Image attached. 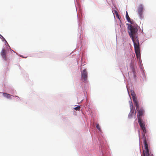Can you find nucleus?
I'll list each match as a JSON object with an SVG mask.
<instances>
[{"mask_svg":"<svg viewBox=\"0 0 156 156\" xmlns=\"http://www.w3.org/2000/svg\"><path fill=\"white\" fill-rule=\"evenodd\" d=\"M128 25V32L129 35L131 38L133 44L136 43V42L139 43L138 38V26L137 24L134 25L127 24Z\"/></svg>","mask_w":156,"mask_h":156,"instance_id":"obj_1","label":"nucleus"},{"mask_svg":"<svg viewBox=\"0 0 156 156\" xmlns=\"http://www.w3.org/2000/svg\"><path fill=\"white\" fill-rule=\"evenodd\" d=\"M133 44L134 50L136 57L138 59H140V55L139 43H138V42H136V43H135Z\"/></svg>","mask_w":156,"mask_h":156,"instance_id":"obj_2","label":"nucleus"},{"mask_svg":"<svg viewBox=\"0 0 156 156\" xmlns=\"http://www.w3.org/2000/svg\"><path fill=\"white\" fill-rule=\"evenodd\" d=\"M145 150H144V156H149V153L148 148V144L146 139L144 141Z\"/></svg>","mask_w":156,"mask_h":156,"instance_id":"obj_3","label":"nucleus"},{"mask_svg":"<svg viewBox=\"0 0 156 156\" xmlns=\"http://www.w3.org/2000/svg\"><path fill=\"white\" fill-rule=\"evenodd\" d=\"M131 95L132 97L133 101L135 105L136 109L138 110L139 108V105L137 101V99L136 95L134 92L132 93Z\"/></svg>","mask_w":156,"mask_h":156,"instance_id":"obj_4","label":"nucleus"},{"mask_svg":"<svg viewBox=\"0 0 156 156\" xmlns=\"http://www.w3.org/2000/svg\"><path fill=\"white\" fill-rule=\"evenodd\" d=\"M138 122L140 125V127L143 130L144 132L145 133L146 131L145 126L144 123L143 122L141 118H138Z\"/></svg>","mask_w":156,"mask_h":156,"instance_id":"obj_5","label":"nucleus"},{"mask_svg":"<svg viewBox=\"0 0 156 156\" xmlns=\"http://www.w3.org/2000/svg\"><path fill=\"white\" fill-rule=\"evenodd\" d=\"M1 55L5 61H7L8 58L6 55V51L5 49H2L1 52Z\"/></svg>","mask_w":156,"mask_h":156,"instance_id":"obj_6","label":"nucleus"},{"mask_svg":"<svg viewBox=\"0 0 156 156\" xmlns=\"http://www.w3.org/2000/svg\"><path fill=\"white\" fill-rule=\"evenodd\" d=\"M82 79L85 82L87 79V73L86 69L83 70L82 73Z\"/></svg>","mask_w":156,"mask_h":156,"instance_id":"obj_7","label":"nucleus"},{"mask_svg":"<svg viewBox=\"0 0 156 156\" xmlns=\"http://www.w3.org/2000/svg\"><path fill=\"white\" fill-rule=\"evenodd\" d=\"M143 9L144 8L143 5H140L138 9V14L140 15V16L141 17H142Z\"/></svg>","mask_w":156,"mask_h":156,"instance_id":"obj_8","label":"nucleus"},{"mask_svg":"<svg viewBox=\"0 0 156 156\" xmlns=\"http://www.w3.org/2000/svg\"><path fill=\"white\" fill-rule=\"evenodd\" d=\"M133 105H131L130 106V108H131L130 112L129 113L128 116V117L129 118H131L134 115H136V113L134 112V111L133 109Z\"/></svg>","mask_w":156,"mask_h":156,"instance_id":"obj_9","label":"nucleus"},{"mask_svg":"<svg viewBox=\"0 0 156 156\" xmlns=\"http://www.w3.org/2000/svg\"><path fill=\"white\" fill-rule=\"evenodd\" d=\"M144 113V109L141 108L138 110V114L137 115V119L138 118H141L140 117L142 116Z\"/></svg>","mask_w":156,"mask_h":156,"instance_id":"obj_10","label":"nucleus"},{"mask_svg":"<svg viewBox=\"0 0 156 156\" xmlns=\"http://www.w3.org/2000/svg\"><path fill=\"white\" fill-rule=\"evenodd\" d=\"M3 94V96L8 98L10 99L11 98V96L12 95L9 94L5 93H2Z\"/></svg>","mask_w":156,"mask_h":156,"instance_id":"obj_11","label":"nucleus"},{"mask_svg":"<svg viewBox=\"0 0 156 156\" xmlns=\"http://www.w3.org/2000/svg\"><path fill=\"white\" fill-rule=\"evenodd\" d=\"M131 61H132L131 63V64H130V66L131 68L132 71L133 72V74H134L135 73V69L133 65H132V62H133L132 60H131Z\"/></svg>","mask_w":156,"mask_h":156,"instance_id":"obj_12","label":"nucleus"},{"mask_svg":"<svg viewBox=\"0 0 156 156\" xmlns=\"http://www.w3.org/2000/svg\"><path fill=\"white\" fill-rule=\"evenodd\" d=\"M126 19L127 20V21L129 22L131 24H133V21H131V19H130V18L129 17V18L128 17V18H127Z\"/></svg>","mask_w":156,"mask_h":156,"instance_id":"obj_13","label":"nucleus"},{"mask_svg":"<svg viewBox=\"0 0 156 156\" xmlns=\"http://www.w3.org/2000/svg\"><path fill=\"white\" fill-rule=\"evenodd\" d=\"M96 128L100 131H101V130L100 126L99 124H97L96 125Z\"/></svg>","mask_w":156,"mask_h":156,"instance_id":"obj_14","label":"nucleus"},{"mask_svg":"<svg viewBox=\"0 0 156 156\" xmlns=\"http://www.w3.org/2000/svg\"><path fill=\"white\" fill-rule=\"evenodd\" d=\"M80 106L76 107L74 108V109L76 110L79 111L80 110Z\"/></svg>","mask_w":156,"mask_h":156,"instance_id":"obj_15","label":"nucleus"},{"mask_svg":"<svg viewBox=\"0 0 156 156\" xmlns=\"http://www.w3.org/2000/svg\"><path fill=\"white\" fill-rule=\"evenodd\" d=\"M129 18V15H128V13L127 12H126V19L127 18Z\"/></svg>","mask_w":156,"mask_h":156,"instance_id":"obj_16","label":"nucleus"},{"mask_svg":"<svg viewBox=\"0 0 156 156\" xmlns=\"http://www.w3.org/2000/svg\"><path fill=\"white\" fill-rule=\"evenodd\" d=\"M0 37L1 38H3L4 40L6 42V43H7V42L5 40V39L0 34Z\"/></svg>","mask_w":156,"mask_h":156,"instance_id":"obj_17","label":"nucleus"},{"mask_svg":"<svg viewBox=\"0 0 156 156\" xmlns=\"http://www.w3.org/2000/svg\"><path fill=\"white\" fill-rule=\"evenodd\" d=\"M120 27L121 29H122V27L123 28V29H124V26L123 25H120Z\"/></svg>","mask_w":156,"mask_h":156,"instance_id":"obj_18","label":"nucleus"},{"mask_svg":"<svg viewBox=\"0 0 156 156\" xmlns=\"http://www.w3.org/2000/svg\"><path fill=\"white\" fill-rule=\"evenodd\" d=\"M115 13L116 14L117 16H118V12H117V11H115Z\"/></svg>","mask_w":156,"mask_h":156,"instance_id":"obj_19","label":"nucleus"},{"mask_svg":"<svg viewBox=\"0 0 156 156\" xmlns=\"http://www.w3.org/2000/svg\"><path fill=\"white\" fill-rule=\"evenodd\" d=\"M115 13L116 14L117 16H118V12H117V11H115Z\"/></svg>","mask_w":156,"mask_h":156,"instance_id":"obj_20","label":"nucleus"}]
</instances>
